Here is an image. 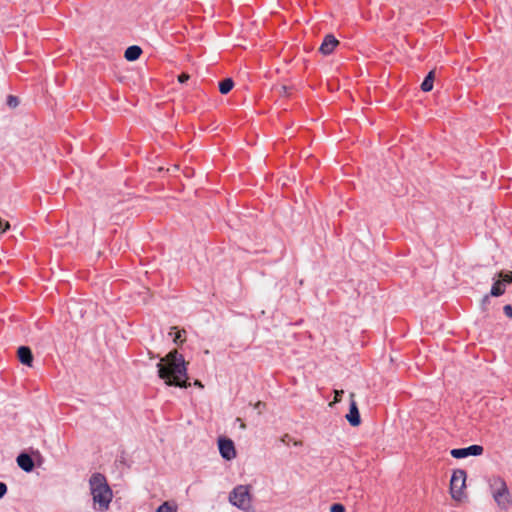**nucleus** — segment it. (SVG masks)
<instances>
[{"mask_svg": "<svg viewBox=\"0 0 512 512\" xmlns=\"http://www.w3.org/2000/svg\"><path fill=\"white\" fill-rule=\"evenodd\" d=\"M190 76L187 73H182L178 76L179 83H185L189 80Z\"/></svg>", "mask_w": 512, "mask_h": 512, "instance_id": "nucleus-24", "label": "nucleus"}, {"mask_svg": "<svg viewBox=\"0 0 512 512\" xmlns=\"http://www.w3.org/2000/svg\"><path fill=\"white\" fill-rule=\"evenodd\" d=\"M19 361L27 366H32L33 355L31 349L27 346H21L17 351Z\"/></svg>", "mask_w": 512, "mask_h": 512, "instance_id": "nucleus-12", "label": "nucleus"}, {"mask_svg": "<svg viewBox=\"0 0 512 512\" xmlns=\"http://www.w3.org/2000/svg\"><path fill=\"white\" fill-rule=\"evenodd\" d=\"M240 427H241L242 429H245V428H246V425L241 421Z\"/></svg>", "mask_w": 512, "mask_h": 512, "instance_id": "nucleus-28", "label": "nucleus"}, {"mask_svg": "<svg viewBox=\"0 0 512 512\" xmlns=\"http://www.w3.org/2000/svg\"><path fill=\"white\" fill-rule=\"evenodd\" d=\"M229 501L232 505L245 512H251L253 510L249 487L246 485L236 486L230 492Z\"/></svg>", "mask_w": 512, "mask_h": 512, "instance_id": "nucleus-3", "label": "nucleus"}, {"mask_svg": "<svg viewBox=\"0 0 512 512\" xmlns=\"http://www.w3.org/2000/svg\"><path fill=\"white\" fill-rule=\"evenodd\" d=\"M141 54L142 49L139 46L132 45L125 50L124 57L128 61H135Z\"/></svg>", "mask_w": 512, "mask_h": 512, "instance_id": "nucleus-13", "label": "nucleus"}, {"mask_svg": "<svg viewBox=\"0 0 512 512\" xmlns=\"http://www.w3.org/2000/svg\"><path fill=\"white\" fill-rule=\"evenodd\" d=\"M9 228H10V224H9L8 222L3 223V222L1 221L0 234L4 233V232H5V231H7Z\"/></svg>", "mask_w": 512, "mask_h": 512, "instance_id": "nucleus-25", "label": "nucleus"}, {"mask_svg": "<svg viewBox=\"0 0 512 512\" xmlns=\"http://www.w3.org/2000/svg\"><path fill=\"white\" fill-rule=\"evenodd\" d=\"M266 407V404L264 402H261V401H258L255 405H254V409L258 411L259 414L262 413L263 409H265Z\"/></svg>", "mask_w": 512, "mask_h": 512, "instance_id": "nucleus-20", "label": "nucleus"}, {"mask_svg": "<svg viewBox=\"0 0 512 512\" xmlns=\"http://www.w3.org/2000/svg\"><path fill=\"white\" fill-rule=\"evenodd\" d=\"M89 486L94 505H97V510L101 512L108 510L113 498V493L107 483L106 477L101 473L92 474L89 479Z\"/></svg>", "mask_w": 512, "mask_h": 512, "instance_id": "nucleus-2", "label": "nucleus"}, {"mask_svg": "<svg viewBox=\"0 0 512 512\" xmlns=\"http://www.w3.org/2000/svg\"><path fill=\"white\" fill-rule=\"evenodd\" d=\"M330 512H345V507L340 503L331 505Z\"/></svg>", "mask_w": 512, "mask_h": 512, "instance_id": "nucleus-19", "label": "nucleus"}, {"mask_svg": "<svg viewBox=\"0 0 512 512\" xmlns=\"http://www.w3.org/2000/svg\"><path fill=\"white\" fill-rule=\"evenodd\" d=\"M158 376L168 386L187 388L188 382L187 362L177 350L170 351L157 363Z\"/></svg>", "mask_w": 512, "mask_h": 512, "instance_id": "nucleus-1", "label": "nucleus"}, {"mask_svg": "<svg viewBox=\"0 0 512 512\" xmlns=\"http://www.w3.org/2000/svg\"><path fill=\"white\" fill-rule=\"evenodd\" d=\"M234 86V82L231 78H226L219 83V91L222 94L229 93Z\"/></svg>", "mask_w": 512, "mask_h": 512, "instance_id": "nucleus-15", "label": "nucleus"}, {"mask_svg": "<svg viewBox=\"0 0 512 512\" xmlns=\"http://www.w3.org/2000/svg\"><path fill=\"white\" fill-rule=\"evenodd\" d=\"M492 495L498 506L507 509L510 503V493L502 478L496 477L491 481Z\"/></svg>", "mask_w": 512, "mask_h": 512, "instance_id": "nucleus-4", "label": "nucleus"}, {"mask_svg": "<svg viewBox=\"0 0 512 512\" xmlns=\"http://www.w3.org/2000/svg\"><path fill=\"white\" fill-rule=\"evenodd\" d=\"M7 490H8L7 485L4 482H0V499L5 496V494L7 493Z\"/></svg>", "mask_w": 512, "mask_h": 512, "instance_id": "nucleus-22", "label": "nucleus"}, {"mask_svg": "<svg viewBox=\"0 0 512 512\" xmlns=\"http://www.w3.org/2000/svg\"><path fill=\"white\" fill-rule=\"evenodd\" d=\"M466 472L462 469H457L453 472L450 480V493L451 497L457 501L463 497V489L466 487Z\"/></svg>", "mask_w": 512, "mask_h": 512, "instance_id": "nucleus-5", "label": "nucleus"}, {"mask_svg": "<svg viewBox=\"0 0 512 512\" xmlns=\"http://www.w3.org/2000/svg\"><path fill=\"white\" fill-rule=\"evenodd\" d=\"M339 41L331 34L326 35L319 50L323 55H329L333 52Z\"/></svg>", "mask_w": 512, "mask_h": 512, "instance_id": "nucleus-10", "label": "nucleus"}, {"mask_svg": "<svg viewBox=\"0 0 512 512\" xmlns=\"http://www.w3.org/2000/svg\"><path fill=\"white\" fill-rule=\"evenodd\" d=\"M487 303H489V295H485L482 299V306H485Z\"/></svg>", "mask_w": 512, "mask_h": 512, "instance_id": "nucleus-26", "label": "nucleus"}, {"mask_svg": "<svg viewBox=\"0 0 512 512\" xmlns=\"http://www.w3.org/2000/svg\"><path fill=\"white\" fill-rule=\"evenodd\" d=\"M17 464L18 466L25 472L29 473L34 469V461L32 457L27 453H21L17 456Z\"/></svg>", "mask_w": 512, "mask_h": 512, "instance_id": "nucleus-11", "label": "nucleus"}, {"mask_svg": "<svg viewBox=\"0 0 512 512\" xmlns=\"http://www.w3.org/2000/svg\"><path fill=\"white\" fill-rule=\"evenodd\" d=\"M498 276L500 279L494 282L490 290V295L494 297L503 295L505 292L506 284L512 283V272H501Z\"/></svg>", "mask_w": 512, "mask_h": 512, "instance_id": "nucleus-6", "label": "nucleus"}, {"mask_svg": "<svg viewBox=\"0 0 512 512\" xmlns=\"http://www.w3.org/2000/svg\"><path fill=\"white\" fill-rule=\"evenodd\" d=\"M354 397H355V394L350 393V407H349V413L346 415V419L351 426L356 427V426L360 425L361 418H360V413L358 410L357 403L354 400Z\"/></svg>", "mask_w": 512, "mask_h": 512, "instance_id": "nucleus-9", "label": "nucleus"}, {"mask_svg": "<svg viewBox=\"0 0 512 512\" xmlns=\"http://www.w3.org/2000/svg\"><path fill=\"white\" fill-rule=\"evenodd\" d=\"M7 105H8L10 108H16V107L19 105V99H18V97L13 96V95H9V96L7 97Z\"/></svg>", "mask_w": 512, "mask_h": 512, "instance_id": "nucleus-17", "label": "nucleus"}, {"mask_svg": "<svg viewBox=\"0 0 512 512\" xmlns=\"http://www.w3.org/2000/svg\"><path fill=\"white\" fill-rule=\"evenodd\" d=\"M157 512H176V510L168 502H164L158 507Z\"/></svg>", "mask_w": 512, "mask_h": 512, "instance_id": "nucleus-16", "label": "nucleus"}, {"mask_svg": "<svg viewBox=\"0 0 512 512\" xmlns=\"http://www.w3.org/2000/svg\"><path fill=\"white\" fill-rule=\"evenodd\" d=\"M483 447L481 445H471L466 448H456L450 451L452 457L456 459L465 458L468 456H479L483 453Z\"/></svg>", "mask_w": 512, "mask_h": 512, "instance_id": "nucleus-8", "label": "nucleus"}, {"mask_svg": "<svg viewBox=\"0 0 512 512\" xmlns=\"http://www.w3.org/2000/svg\"><path fill=\"white\" fill-rule=\"evenodd\" d=\"M433 82H434V71H430L428 75L425 77L421 84V89L424 92H429L433 88Z\"/></svg>", "mask_w": 512, "mask_h": 512, "instance_id": "nucleus-14", "label": "nucleus"}, {"mask_svg": "<svg viewBox=\"0 0 512 512\" xmlns=\"http://www.w3.org/2000/svg\"><path fill=\"white\" fill-rule=\"evenodd\" d=\"M218 448L220 455L225 460L230 461L236 457V449L231 439L220 437L218 439Z\"/></svg>", "mask_w": 512, "mask_h": 512, "instance_id": "nucleus-7", "label": "nucleus"}, {"mask_svg": "<svg viewBox=\"0 0 512 512\" xmlns=\"http://www.w3.org/2000/svg\"><path fill=\"white\" fill-rule=\"evenodd\" d=\"M334 394H335L334 402L337 403V402L341 401V398H342V396L344 394V391L343 390H335Z\"/></svg>", "mask_w": 512, "mask_h": 512, "instance_id": "nucleus-21", "label": "nucleus"}, {"mask_svg": "<svg viewBox=\"0 0 512 512\" xmlns=\"http://www.w3.org/2000/svg\"><path fill=\"white\" fill-rule=\"evenodd\" d=\"M194 385H196V386H198V387H200V388H203V385H202V383H201L199 380H196V381L194 382Z\"/></svg>", "mask_w": 512, "mask_h": 512, "instance_id": "nucleus-27", "label": "nucleus"}, {"mask_svg": "<svg viewBox=\"0 0 512 512\" xmlns=\"http://www.w3.org/2000/svg\"><path fill=\"white\" fill-rule=\"evenodd\" d=\"M185 333H186L185 330H177L173 337L174 343H176V344L181 343L183 341L182 336Z\"/></svg>", "mask_w": 512, "mask_h": 512, "instance_id": "nucleus-18", "label": "nucleus"}, {"mask_svg": "<svg viewBox=\"0 0 512 512\" xmlns=\"http://www.w3.org/2000/svg\"><path fill=\"white\" fill-rule=\"evenodd\" d=\"M503 311L505 315L509 318H512V306L507 304L503 307Z\"/></svg>", "mask_w": 512, "mask_h": 512, "instance_id": "nucleus-23", "label": "nucleus"}]
</instances>
